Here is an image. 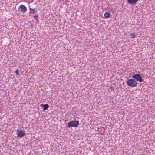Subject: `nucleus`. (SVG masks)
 I'll list each match as a JSON object with an SVG mask.
<instances>
[{
  "mask_svg": "<svg viewBox=\"0 0 155 155\" xmlns=\"http://www.w3.org/2000/svg\"><path fill=\"white\" fill-rule=\"evenodd\" d=\"M79 122L78 121L74 120L68 122L67 124V126L68 127H77L79 124Z\"/></svg>",
  "mask_w": 155,
  "mask_h": 155,
  "instance_id": "f03ea898",
  "label": "nucleus"
},
{
  "mask_svg": "<svg viewBox=\"0 0 155 155\" xmlns=\"http://www.w3.org/2000/svg\"><path fill=\"white\" fill-rule=\"evenodd\" d=\"M130 35H131V38H132L134 37V33L130 34Z\"/></svg>",
  "mask_w": 155,
  "mask_h": 155,
  "instance_id": "ddd939ff",
  "label": "nucleus"
},
{
  "mask_svg": "<svg viewBox=\"0 0 155 155\" xmlns=\"http://www.w3.org/2000/svg\"><path fill=\"white\" fill-rule=\"evenodd\" d=\"M127 2L129 4H132L133 5H134L136 4L138 0H127Z\"/></svg>",
  "mask_w": 155,
  "mask_h": 155,
  "instance_id": "423d86ee",
  "label": "nucleus"
},
{
  "mask_svg": "<svg viewBox=\"0 0 155 155\" xmlns=\"http://www.w3.org/2000/svg\"><path fill=\"white\" fill-rule=\"evenodd\" d=\"M98 130L100 134H102L104 132L105 128L103 127H101L100 128H98Z\"/></svg>",
  "mask_w": 155,
  "mask_h": 155,
  "instance_id": "39448f33",
  "label": "nucleus"
},
{
  "mask_svg": "<svg viewBox=\"0 0 155 155\" xmlns=\"http://www.w3.org/2000/svg\"><path fill=\"white\" fill-rule=\"evenodd\" d=\"M110 89H111L113 91H114V87L112 86H110Z\"/></svg>",
  "mask_w": 155,
  "mask_h": 155,
  "instance_id": "9b49d317",
  "label": "nucleus"
},
{
  "mask_svg": "<svg viewBox=\"0 0 155 155\" xmlns=\"http://www.w3.org/2000/svg\"><path fill=\"white\" fill-rule=\"evenodd\" d=\"M15 73L16 74V75H18L19 74V71H18V69H17L16 71H15Z\"/></svg>",
  "mask_w": 155,
  "mask_h": 155,
  "instance_id": "9d476101",
  "label": "nucleus"
},
{
  "mask_svg": "<svg viewBox=\"0 0 155 155\" xmlns=\"http://www.w3.org/2000/svg\"><path fill=\"white\" fill-rule=\"evenodd\" d=\"M20 8L21 9V12H25L26 10V7L24 5H21L19 7V9Z\"/></svg>",
  "mask_w": 155,
  "mask_h": 155,
  "instance_id": "0eeeda50",
  "label": "nucleus"
},
{
  "mask_svg": "<svg viewBox=\"0 0 155 155\" xmlns=\"http://www.w3.org/2000/svg\"><path fill=\"white\" fill-rule=\"evenodd\" d=\"M40 105L43 107V110H47L49 107V106L47 104H41Z\"/></svg>",
  "mask_w": 155,
  "mask_h": 155,
  "instance_id": "6e6552de",
  "label": "nucleus"
},
{
  "mask_svg": "<svg viewBox=\"0 0 155 155\" xmlns=\"http://www.w3.org/2000/svg\"><path fill=\"white\" fill-rule=\"evenodd\" d=\"M17 134L18 135L17 136L20 137H21L25 134V132L23 131L21 129L20 130H18Z\"/></svg>",
  "mask_w": 155,
  "mask_h": 155,
  "instance_id": "20e7f679",
  "label": "nucleus"
},
{
  "mask_svg": "<svg viewBox=\"0 0 155 155\" xmlns=\"http://www.w3.org/2000/svg\"><path fill=\"white\" fill-rule=\"evenodd\" d=\"M31 27H32L33 26L32 25H31Z\"/></svg>",
  "mask_w": 155,
  "mask_h": 155,
  "instance_id": "dca6fc26",
  "label": "nucleus"
},
{
  "mask_svg": "<svg viewBox=\"0 0 155 155\" xmlns=\"http://www.w3.org/2000/svg\"><path fill=\"white\" fill-rule=\"evenodd\" d=\"M127 85L131 87H136L138 84L137 81L134 79H128L127 81Z\"/></svg>",
  "mask_w": 155,
  "mask_h": 155,
  "instance_id": "f257e3e1",
  "label": "nucleus"
},
{
  "mask_svg": "<svg viewBox=\"0 0 155 155\" xmlns=\"http://www.w3.org/2000/svg\"><path fill=\"white\" fill-rule=\"evenodd\" d=\"M132 77L133 78L137 81H139L140 82H141L143 81V80L142 78V77L140 74H136L133 75Z\"/></svg>",
  "mask_w": 155,
  "mask_h": 155,
  "instance_id": "7ed1b4c3",
  "label": "nucleus"
},
{
  "mask_svg": "<svg viewBox=\"0 0 155 155\" xmlns=\"http://www.w3.org/2000/svg\"><path fill=\"white\" fill-rule=\"evenodd\" d=\"M104 16L105 18H109L110 16L109 13L108 12H106L104 14Z\"/></svg>",
  "mask_w": 155,
  "mask_h": 155,
  "instance_id": "1a4fd4ad",
  "label": "nucleus"
},
{
  "mask_svg": "<svg viewBox=\"0 0 155 155\" xmlns=\"http://www.w3.org/2000/svg\"><path fill=\"white\" fill-rule=\"evenodd\" d=\"M31 27H32L33 26L32 25H31Z\"/></svg>",
  "mask_w": 155,
  "mask_h": 155,
  "instance_id": "2eb2a0df",
  "label": "nucleus"
},
{
  "mask_svg": "<svg viewBox=\"0 0 155 155\" xmlns=\"http://www.w3.org/2000/svg\"><path fill=\"white\" fill-rule=\"evenodd\" d=\"M35 10L34 9H33L32 10V11H31V13H32L33 14L35 13Z\"/></svg>",
  "mask_w": 155,
  "mask_h": 155,
  "instance_id": "f8f14e48",
  "label": "nucleus"
},
{
  "mask_svg": "<svg viewBox=\"0 0 155 155\" xmlns=\"http://www.w3.org/2000/svg\"><path fill=\"white\" fill-rule=\"evenodd\" d=\"M38 16L37 15H35L34 16V18L35 19H36L37 18H38Z\"/></svg>",
  "mask_w": 155,
  "mask_h": 155,
  "instance_id": "4468645a",
  "label": "nucleus"
}]
</instances>
